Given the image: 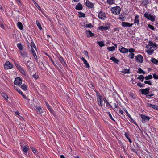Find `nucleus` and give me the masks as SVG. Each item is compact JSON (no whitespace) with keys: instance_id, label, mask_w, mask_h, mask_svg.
I'll return each mask as SVG.
<instances>
[{"instance_id":"5701e85b","label":"nucleus","mask_w":158,"mask_h":158,"mask_svg":"<svg viewBox=\"0 0 158 158\" xmlns=\"http://www.w3.org/2000/svg\"><path fill=\"white\" fill-rule=\"evenodd\" d=\"M110 59L114 61L115 63L118 64L119 62V60L116 59L115 57L113 56L112 57L110 58Z\"/></svg>"},{"instance_id":"2f4dec72","label":"nucleus","mask_w":158,"mask_h":158,"mask_svg":"<svg viewBox=\"0 0 158 158\" xmlns=\"http://www.w3.org/2000/svg\"><path fill=\"white\" fill-rule=\"evenodd\" d=\"M46 104L47 108L51 112H52L53 110L51 108V106L47 102H46Z\"/></svg>"},{"instance_id":"423d86ee","label":"nucleus","mask_w":158,"mask_h":158,"mask_svg":"<svg viewBox=\"0 0 158 158\" xmlns=\"http://www.w3.org/2000/svg\"><path fill=\"white\" fill-rule=\"evenodd\" d=\"M22 80L19 77H16L15 78L14 81V84L16 85H19L22 83Z\"/></svg>"},{"instance_id":"f257e3e1","label":"nucleus","mask_w":158,"mask_h":158,"mask_svg":"<svg viewBox=\"0 0 158 158\" xmlns=\"http://www.w3.org/2000/svg\"><path fill=\"white\" fill-rule=\"evenodd\" d=\"M111 10L114 14L118 15L120 13L121 9L119 6H116L111 8Z\"/></svg>"},{"instance_id":"9b49d317","label":"nucleus","mask_w":158,"mask_h":158,"mask_svg":"<svg viewBox=\"0 0 158 158\" xmlns=\"http://www.w3.org/2000/svg\"><path fill=\"white\" fill-rule=\"evenodd\" d=\"M98 17L101 19H105L106 17L105 13L100 12L98 14Z\"/></svg>"},{"instance_id":"69168bd1","label":"nucleus","mask_w":158,"mask_h":158,"mask_svg":"<svg viewBox=\"0 0 158 158\" xmlns=\"http://www.w3.org/2000/svg\"><path fill=\"white\" fill-rule=\"evenodd\" d=\"M50 60H51V62H52V64H53L55 66V67H56L57 66L56 64H55V63H54V61H53V60L51 58H50Z\"/></svg>"},{"instance_id":"37998d69","label":"nucleus","mask_w":158,"mask_h":158,"mask_svg":"<svg viewBox=\"0 0 158 158\" xmlns=\"http://www.w3.org/2000/svg\"><path fill=\"white\" fill-rule=\"evenodd\" d=\"M146 52L148 55H151L153 53V51H152V50H147Z\"/></svg>"},{"instance_id":"13d9d810","label":"nucleus","mask_w":158,"mask_h":158,"mask_svg":"<svg viewBox=\"0 0 158 158\" xmlns=\"http://www.w3.org/2000/svg\"><path fill=\"white\" fill-rule=\"evenodd\" d=\"M19 71L22 74L25 75V72L23 69H21V70H20Z\"/></svg>"},{"instance_id":"052dcab7","label":"nucleus","mask_w":158,"mask_h":158,"mask_svg":"<svg viewBox=\"0 0 158 158\" xmlns=\"http://www.w3.org/2000/svg\"><path fill=\"white\" fill-rule=\"evenodd\" d=\"M152 108L156 110H158V106H156L155 105H153Z\"/></svg>"},{"instance_id":"7ed1b4c3","label":"nucleus","mask_w":158,"mask_h":158,"mask_svg":"<svg viewBox=\"0 0 158 158\" xmlns=\"http://www.w3.org/2000/svg\"><path fill=\"white\" fill-rule=\"evenodd\" d=\"M140 117L142 119V122L143 123H145L147 121H148L150 119L149 117L142 114L140 115Z\"/></svg>"},{"instance_id":"c756f323","label":"nucleus","mask_w":158,"mask_h":158,"mask_svg":"<svg viewBox=\"0 0 158 158\" xmlns=\"http://www.w3.org/2000/svg\"><path fill=\"white\" fill-rule=\"evenodd\" d=\"M139 17V16L138 15H136V16H135V19L134 20V23H137V24H139V20L138 19Z\"/></svg>"},{"instance_id":"6e6552de","label":"nucleus","mask_w":158,"mask_h":158,"mask_svg":"<svg viewBox=\"0 0 158 158\" xmlns=\"http://www.w3.org/2000/svg\"><path fill=\"white\" fill-rule=\"evenodd\" d=\"M15 89L20 94H21L25 99H26V96L24 95L23 93L20 90L19 88L17 86H14Z\"/></svg>"},{"instance_id":"5fc2aeb1","label":"nucleus","mask_w":158,"mask_h":158,"mask_svg":"<svg viewBox=\"0 0 158 158\" xmlns=\"http://www.w3.org/2000/svg\"><path fill=\"white\" fill-rule=\"evenodd\" d=\"M153 77L155 79H158V75H156V74H154L153 75Z\"/></svg>"},{"instance_id":"e2e57ef3","label":"nucleus","mask_w":158,"mask_h":158,"mask_svg":"<svg viewBox=\"0 0 158 158\" xmlns=\"http://www.w3.org/2000/svg\"><path fill=\"white\" fill-rule=\"evenodd\" d=\"M35 6L37 7V8L39 10H41L40 7L39 6L38 4H37L36 3H34Z\"/></svg>"},{"instance_id":"ea45409f","label":"nucleus","mask_w":158,"mask_h":158,"mask_svg":"<svg viewBox=\"0 0 158 158\" xmlns=\"http://www.w3.org/2000/svg\"><path fill=\"white\" fill-rule=\"evenodd\" d=\"M2 96H3V98H5V99L6 100H8V95L6 94L5 93H3L2 94Z\"/></svg>"},{"instance_id":"b1692460","label":"nucleus","mask_w":158,"mask_h":158,"mask_svg":"<svg viewBox=\"0 0 158 158\" xmlns=\"http://www.w3.org/2000/svg\"><path fill=\"white\" fill-rule=\"evenodd\" d=\"M103 99L104 102H105L106 104V106L109 108H112L111 105L109 104V103L107 101L106 98H104Z\"/></svg>"},{"instance_id":"680f3d73","label":"nucleus","mask_w":158,"mask_h":158,"mask_svg":"<svg viewBox=\"0 0 158 158\" xmlns=\"http://www.w3.org/2000/svg\"><path fill=\"white\" fill-rule=\"evenodd\" d=\"M153 105H152L151 104L148 103L147 104V107H151L152 108Z\"/></svg>"},{"instance_id":"72a5a7b5","label":"nucleus","mask_w":158,"mask_h":158,"mask_svg":"<svg viewBox=\"0 0 158 158\" xmlns=\"http://www.w3.org/2000/svg\"><path fill=\"white\" fill-rule=\"evenodd\" d=\"M21 89L24 91H26L27 89V86L24 84L22 85L21 86Z\"/></svg>"},{"instance_id":"f03ea898","label":"nucleus","mask_w":158,"mask_h":158,"mask_svg":"<svg viewBox=\"0 0 158 158\" xmlns=\"http://www.w3.org/2000/svg\"><path fill=\"white\" fill-rule=\"evenodd\" d=\"M144 16L148 20H150L152 22H154L155 21L154 16L151 14H149L147 12L145 13Z\"/></svg>"},{"instance_id":"a878e982","label":"nucleus","mask_w":158,"mask_h":158,"mask_svg":"<svg viewBox=\"0 0 158 158\" xmlns=\"http://www.w3.org/2000/svg\"><path fill=\"white\" fill-rule=\"evenodd\" d=\"M149 3L148 0H142V4L143 6H146Z\"/></svg>"},{"instance_id":"bf43d9fd","label":"nucleus","mask_w":158,"mask_h":158,"mask_svg":"<svg viewBox=\"0 0 158 158\" xmlns=\"http://www.w3.org/2000/svg\"><path fill=\"white\" fill-rule=\"evenodd\" d=\"M135 51V49L133 48H130L129 49V50H128V51L130 53H133Z\"/></svg>"},{"instance_id":"8fccbe9b","label":"nucleus","mask_w":158,"mask_h":158,"mask_svg":"<svg viewBox=\"0 0 158 158\" xmlns=\"http://www.w3.org/2000/svg\"><path fill=\"white\" fill-rule=\"evenodd\" d=\"M149 44H151L152 45H153V47H156L157 46V44L156 43H153V42L152 41H149Z\"/></svg>"},{"instance_id":"864d4df0","label":"nucleus","mask_w":158,"mask_h":158,"mask_svg":"<svg viewBox=\"0 0 158 158\" xmlns=\"http://www.w3.org/2000/svg\"><path fill=\"white\" fill-rule=\"evenodd\" d=\"M148 26L152 30H154L155 29L154 27L152 25L149 24L148 25Z\"/></svg>"},{"instance_id":"de8ad7c7","label":"nucleus","mask_w":158,"mask_h":158,"mask_svg":"<svg viewBox=\"0 0 158 158\" xmlns=\"http://www.w3.org/2000/svg\"><path fill=\"white\" fill-rule=\"evenodd\" d=\"M134 54L133 53L130 54L128 55V57L131 59H132L134 58Z\"/></svg>"},{"instance_id":"f704fd0d","label":"nucleus","mask_w":158,"mask_h":158,"mask_svg":"<svg viewBox=\"0 0 158 158\" xmlns=\"http://www.w3.org/2000/svg\"><path fill=\"white\" fill-rule=\"evenodd\" d=\"M115 0H107V3L110 5L114 4V2Z\"/></svg>"},{"instance_id":"49530a36","label":"nucleus","mask_w":158,"mask_h":158,"mask_svg":"<svg viewBox=\"0 0 158 158\" xmlns=\"http://www.w3.org/2000/svg\"><path fill=\"white\" fill-rule=\"evenodd\" d=\"M79 13V17H84L85 16V14L83 13L80 12Z\"/></svg>"},{"instance_id":"4c0bfd02","label":"nucleus","mask_w":158,"mask_h":158,"mask_svg":"<svg viewBox=\"0 0 158 158\" xmlns=\"http://www.w3.org/2000/svg\"><path fill=\"white\" fill-rule=\"evenodd\" d=\"M125 136L127 138L129 142L130 143H131L132 141L131 139L129 137L128 134L127 133H126L125 134Z\"/></svg>"},{"instance_id":"a211bd4d","label":"nucleus","mask_w":158,"mask_h":158,"mask_svg":"<svg viewBox=\"0 0 158 158\" xmlns=\"http://www.w3.org/2000/svg\"><path fill=\"white\" fill-rule=\"evenodd\" d=\"M147 48L148 50L154 51L155 47L153 46L151 44H149L147 45Z\"/></svg>"},{"instance_id":"a19ab883","label":"nucleus","mask_w":158,"mask_h":158,"mask_svg":"<svg viewBox=\"0 0 158 158\" xmlns=\"http://www.w3.org/2000/svg\"><path fill=\"white\" fill-rule=\"evenodd\" d=\"M98 44L99 45V46L101 47H102L104 45V43L102 41H99L98 43Z\"/></svg>"},{"instance_id":"393cba45","label":"nucleus","mask_w":158,"mask_h":158,"mask_svg":"<svg viewBox=\"0 0 158 158\" xmlns=\"http://www.w3.org/2000/svg\"><path fill=\"white\" fill-rule=\"evenodd\" d=\"M99 29H100L101 31H104V30H108L109 27L108 26H105V27H103V26H100L99 27Z\"/></svg>"},{"instance_id":"dca6fc26","label":"nucleus","mask_w":158,"mask_h":158,"mask_svg":"<svg viewBox=\"0 0 158 158\" xmlns=\"http://www.w3.org/2000/svg\"><path fill=\"white\" fill-rule=\"evenodd\" d=\"M81 59L85 65V67L86 68H89L90 67V66L89 64L88 63L87 60L83 57H82Z\"/></svg>"},{"instance_id":"338daca9","label":"nucleus","mask_w":158,"mask_h":158,"mask_svg":"<svg viewBox=\"0 0 158 158\" xmlns=\"http://www.w3.org/2000/svg\"><path fill=\"white\" fill-rule=\"evenodd\" d=\"M15 1L17 2L18 5H19L21 3L20 0H15Z\"/></svg>"},{"instance_id":"aec40b11","label":"nucleus","mask_w":158,"mask_h":158,"mask_svg":"<svg viewBox=\"0 0 158 158\" xmlns=\"http://www.w3.org/2000/svg\"><path fill=\"white\" fill-rule=\"evenodd\" d=\"M58 59L61 62V64L64 66H65V65H66L65 62L64 61V59H63L62 57L60 56L59 57Z\"/></svg>"},{"instance_id":"9d476101","label":"nucleus","mask_w":158,"mask_h":158,"mask_svg":"<svg viewBox=\"0 0 158 158\" xmlns=\"http://www.w3.org/2000/svg\"><path fill=\"white\" fill-rule=\"evenodd\" d=\"M149 89L148 88H147L145 89H142L141 90V93L143 94L147 95L149 93Z\"/></svg>"},{"instance_id":"6e6d98bb","label":"nucleus","mask_w":158,"mask_h":158,"mask_svg":"<svg viewBox=\"0 0 158 158\" xmlns=\"http://www.w3.org/2000/svg\"><path fill=\"white\" fill-rule=\"evenodd\" d=\"M108 114H109V117L112 120L115 121V120L114 119V118H113L112 116L111 115V114H110V112H108Z\"/></svg>"},{"instance_id":"3c124183","label":"nucleus","mask_w":158,"mask_h":158,"mask_svg":"<svg viewBox=\"0 0 158 158\" xmlns=\"http://www.w3.org/2000/svg\"><path fill=\"white\" fill-rule=\"evenodd\" d=\"M143 84H142L141 83H137V86L140 87H144V85H143Z\"/></svg>"},{"instance_id":"bb28decb","label":"nucleus","mask_w":158,"mask_h":158,"mask_svg":"<svg viewBox=\"0 0 158 158\" xmlns=\"http://www.w3.org/2000/svg\"><path fill=\"white\" fill-rule=\"evenodd\" d=\"M125 16L124 14H122L121 15H119L118 19L121 20L122 21H124L125 20Z\"/></svg>"},{"instance_id":"412c9836","label":"nucleus","mask_w":158,"mask_h":158,"mask_svg":"<svg viewBox=\"0 0 158 158\" xmlns=\"http://www.w3.org/2000/svg\"><path fill=\"white\" fill-rule=\"evenodd\" d=\"M17 46L19 49L20 52L23 50V47L21 43H18L17 44Z\"/></svg>"},{"instance_id":"0e129e2a","label":"nucleus","mask_w":158,"mask_h":158,"mask_svg":"<svg viewBox=\"0 0 158 158\" xmlns=\"http://www.w3.org/2000/svg\"><path fill=\"white\" fill-rule=\"evenodd\" d=\"M154 94H151L147 95H146V97L147 98H148V97H152V96H154Z\"/></svg>"},{"instance_id":"f3484780","label":"nucleus","mask_w":158,"mask_h":158,"mask_svg":"<svg viewBox=\"0 0 158 158\" xmlns=\"http://www.w3.org/2000/svg\"><path fill=\"white\" fill-rule=\"evenodd\" d=\"M29 147L26 145L22 147V150L23 152H24L25 154H27V151L29 150Z\"/></svg>"},{"instance_id":"f8f14e48","label":"nucleus","mask_w":158,"mask_h":158,"mask_svg":"<svg viewBox=\"0 0 158 158\" xmlns=\"http://www.w3.org/2000/svg\"><path fill=\"white\" fill-rule=\"evenodd\" d=\"M119 49L120 52L122 53H126L128 52V50L127 49L122 46L120 47Z\"/></svg>"},{"instance_id":"20e7f679","label":"nucleus","mask_w":158,"mask_h":158,"mask_svg":"<svg viewBox=\"0 0 158 158\" xmlns=\"http://www.w3.org/2000/svg\"><path fill=\"white\" fill-rule=\"evenodd\" d=\"M4 68L6 69H9L13 67V65L9 61H7L4 64Z\"/></svg>"},{"instance_id":"603ef678","label":"nucleus","mask_w":158,"mask_h":158,"mask_svg":"<svg viewBox=\"0 0 158 158\" xmlns=\"http://www.w3.org/2000/svg\"><path fill=\"white\" fill-rule=\"evenodd\" d=\"M125 112H126V113L127 114V115L128 116V117L130 118L131 120H133V119L131 117L130 115L129 114L127 110H125Z\"/></svg>"},{"instance_id":"ddd939ff","label":"nucleus","mask_w":158,"mask_h":158,"mask_svg":"<svg viewBox=\"0 0 158 158\" xmlns=\"http://www.w3.org/2000/svg\"><path fill=\"white\" fill-rule=\"evenodd\" d=\"M121 25L123 27H130L132 26L133 24L128 22H122L121 23Z\"/></svg>"},{"instance_id":"a18cd8bd","label":"nucleus","mask_w":158,"mask_h":158,"mask_svg":"<svg viewBox=\"0 0 158 158\" xmlns=\"http://www.w3.org/2000/svg\"><path fill=\"white\" fill-rule=\"evenodd\" d=\"M31 48H34L35 49H36V46L34 43L33 42H31Z\"/></svg>"},{"instance_id":"4468645a","label":"nucleus","mask_w":158,"mask_h":158,"mask_svg":"<svg viewBox=\"0 0 158 158\" xmlns=\"http://www.w3.org/2000/svg\"><path fill=\"white\" fill-rule=\"evenodd\" d=\"M85 33L87 35V36L88 37L93 36L94 35V34L92 33L90 31L86 30Z\"/></svg>"},{"instance_id":"39448f33","label":"nucleus","mask_w":158,"mask_h":158,"mask_svg":"<svg viewBox=\"0 0 158 158\" xmlns=\"http://www.w3.org/2000/svg\"><path fill=\"white\" fill-rule=\"evenodd\" d=\"M135 60L139 63H142L143 61V57L140 54H139L135 56Z\"/></svg>"},{"instance_id":"6ab92c4d","label":"nucleus","mask_w":158,"mask_h":158,"mask_svg":"<svg viewBox=\"0 0 158 158\" xmlns=\"http://www.w3.org/2000/svg\"><path fill=\"white\" fill-rule=\"evenodd\" d=\"M75 8L77 10H81L82 9V4L79 3L76 6Z\"/></svg>"},{"instance_id":"e433bc0d","label":"nucleus","mask_w":158,"mask_h":158,"mask_svg":"<svg viewBox=\"0 0 158 158\" xmlns=\"http://www.w3.org/2000/svg\"><path fill=\"white\" fill-rule=\"evenodd\" d=\"M36 23L37 25L38 28L40 29L41 30L42 29V28L41 25L40 23V22H39L37 20L36 21Z\"/></svg>"},{"instance_id":"7c9ffc66","label":"nucleus","mask_w":158,"mask_h":158,"mask_svg":"<svg viewBox=\"0 0 158 158\" xmlns=\"http://www.w3.org/2000/svg\"><path fill=\"white\" fill-rule=\"evenodd\" d=\"M151 61L153 63L156 65H157L158 64V60L154 58H152L151 59Z\"/></svg>"},{"instance_id":"c85d7f7f","label":"nucleus","mask_w":158,"mask_h":158,"mask_svg":"<svg viewBox=\"0 0 158 158\" xmlns=\"http://www.w3.org/2000/svg\"><path fill=\"white\" fill-rule=\"evenodd\" d=\"M17 26L20 30H22L23 29V26L22 23L20 22H19L17 23Z\"/></svg>"},{"instance_id":"1a4fd4ad","label":"nucleus","mask_w":158,"mask_h":158,"mask_svg":"<svg viewBox=\"0 0 158 158\" xmlns=\"http://www.w3.org/2000/svg\"><path fill=\"white\" fill-rule=\"evenodd\" d=\"M86 6L89 8H92L94 7V4L89 0H86Z\"/></svg>"},{"instance_id":"79ce46f5","label":"nucleus","mask_w":158,"mask_h":158,"mask_svg":"<svg viewBox=\"0 0 158 158\" xmlns=\"http://www.w3.org/2000/svg\"><path fill=\"white\" fill-rule=\"evenodd\" d=\"M152 75H150L145 77V79L146 80H148L152 79Z\"/></svg>"},{"instance_id":"473e14b6","label":"nucleus","mask_w":158,"mask_h":158,"mask_svg":"<svg viewBox=\"0 0 158 158\" xmlns=\"http://www.w3.org/2000/svg\"><path fill=\"white\" fill-rule=\"evenodd\" d=\"M137 79H139L142 82H143L144 80V77L143 75H141L137 78Z\"/></svg>"},{"instance_id":"4d7b16f0","label":"nucleus","mask_w":158,"mask_h":158,"mask_svg":"<svg viewBox=\"0 0 158 158\" xmlns=\"http://www.w3.org/2000/svg\"><path fill=\"white\" fill-rule=\"evenodd\" d=\"M85 27L88 28H91L93 27V26L91 23H90L88 24H86Z\"/></svg>"},{"instance_id":"2eb2a0df","label":"nucleus","mask_w":158,"mask_h":158,"mask_svg":"<svg viewBox=\"0 0 158 158\" xmlns=\"http://www.w3.org/2000/svg\"><path fill=\"white\" fill-rule=\"evenodd\" d=\"M20 54L22 57L25 58L26 57H27L28 56V53L26 51H24L23 52L21 51L20 52Z\"/></svg>"},{"instance_id":"c9c22d12","label":"nucleus","mask_w":158,"mask_h":158,"mask_svg":"<svg viewBox=\"0 0 158 158\" xmlns=\"http://www.w3.org/2000/svg\"><path fill=\"white\" fill-rule=\"evenodd\" d=\"M121 72L124 73H129V69H123Z\"/></svg>"},{"instance_id":"4be33fe9","label":"nucleus","mask_w":158,"mask_h":158,"mask_svg":"<svg viewBox=\"0 0 158 158\" xmlns=\"http://www.w3.org/2000/svg\"><path fill=\"white\" fill-rule=\"evenodd\" d=\"M36 111L40 114L42 113L43 111L42 108L40 106H37L36 107Z\"/></svg>"},{"instance_id":"cd10ccee","label":"nucleus","mask_w":158,"mask_h":158,"mask_svg":"<svg viewBox=\"0 0 158 158\" xmlns=\"http://www.w3.org/2000/svg\"><path fill=\"white\" fill-rule=\"evenodd\" d=\"M137 73L139 74L143 73V74L146 73L143 71L141 68L138 69V71L137 72Z\"/></svg>"},{"instance_id":"0eeeda50","label":"nucleus","mask_w":158,"mask_h":158,"mask_svg":"<svg viewBox=\"0 0 158 158\" xmlns=\"http://www.w3.org/2000/svg\"><path fill=\"white\" fill-rule=\"evenodd\" d=\"M97 97H98L97 98V102L99 106L102 107V103L103 102V101L102 99V96L100 94H98V95L97 96Z\"/></svg>"},{"instance_id":"58836bf2","label":"nucleus","mask_w":158,"mask_h":158,"mask_svg":"<svg viewBox=\"0 0 158 158\" xmlns=\"http://www.w3.org/2000/svg\"><path fill=\"white\" fill-rule=\"evenodd\" d=\"M107 49L109 51H113L115 50V47L114 46H112L111 47H108Z\"/></svg>"},{"instance_id":"09e8293b","label":"nucleus","mask_w":158,"mask_h":158,"mask_svg":"<svg viewBox=\"0 0 158 158\" xmlns=\"http://www.w3.org/2000/svg\"><path fill=\"white\" fill-rule=\"evenodd\" d=\"M84 55H85V56L86 57H87L88 58H89V56H88V52L87 51L84 50Z\"/></svg>"},{"instance_id":"c03bdc74","label":"nucleus","mask_w":158,"mask_h":158,"mask_svg":"<svg viewBox=\"0 0 158 158\" xmlns=\"http://www.w3.org/2000/svg\"><path fill=\"white\" fill-rule=\"evenodd\" d=\"M144 83L145 84H148L150 85H152V81L150 80L149 81H144Z\"/></svg>"},{"instance_id":"774afa93","label":"nucleus","mask_w":158,"mask_h":158,"mask_svg":"<svg viewBox=\"0 0 158 158\" xmlns=\"http://www.w3.org/2000/svg\"><path fill=\"white\" fill-rule=\"evenodd\" d=\"M38 64H39V66H40V67H41V66H42V65L44 66V64L42 62H41L39 63H38Z\"/></svg>"}]
</instances>
